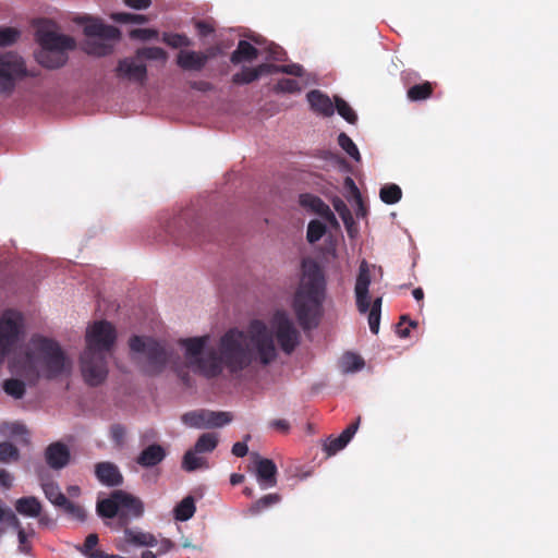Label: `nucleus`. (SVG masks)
I'll return each mask as SVG.
<instances>
[{"mask_svg":"<svg viewBox=\"0 0 558 558\" xmlns=\"http://www.w3.org/2000/svg\"><path fill=\"white\" fill-rule=\"evenodd\" d=\"M96 477L106 486L114 487L123 483L119 468L112 462H99L95 466Z\"/></svg>","mask_w":558,"mask_h":558,"instance_id":"19","label":"nucleus"},{"mask_svg":"<svg viewBox=\"0 0 558 558\" xmlns=\"http://www.w3.org/2000/svg\"><path fill=\"white\" fill-rule=\"evenodd\" d=\"M125 434H126L125 427L123 425H121V424H113L110 427L111 439L114 441V444L117 446L123 445L124 438H125Z\"/></svg>","mask_w":558,"mask_h":558,"instance_id":"54","label":"nucleus"},{"mask_svg":"<svg viewBox=\"0 0 558 558\" xmlns=\"http://www.w3.org/2000/svg\"><path fill=\"white\" fill-rule=\"evenodd\" d=\"M258 57V50L248 41L240 40L236 49L231 53L230 61L233 64L252 62Z\"/></svg>","mask_w":558,"mask_h":558,"instance_id":"24","label":"nucleus"},{"mask_svg":"<svg viewBox=\"0 0 558 558\" xmlns=\"http://www.w3.org/2000/svg\"><path fill=\"white\" fill-rule=\"evenodd\" d=\"M157 36V31L150 28H136L131 32V37L148 40Z\"/></svg>","mask_w":558,"mask_h":558,"instance_id":"56","label":"nucleus"},{"mask_svg":"<svg viewBox=\"0 0 558 558\" xmlns=\"http://www.w3.org/2000/svg\"><path fill=\"white\" fill-rule=\"evenodd\" d=\"M416 325L415 322L408 319V316H401L400 323L397 326L398 336L400 338H408L410 336V329Z\"/></svg>","mask_w":558,"mask_h":558,"instance_id":"53","label":"nucleus"},{"mask_svg":"<svg viewBox=\"0 0 558 558\" xmlns=\"http://www.w3.org/2000/svg\"><path fill=\"white\" fill-rule=\"evenodd\" d=\"M110 351H82L81 373L84 381L92 387L101 385L108 376V354Z\"/></svg>","mask_w":558,"mask_h":558,"instance_id":"8","label":"nucleus"},{"mask_svg":"<svg viewBox=\"0 0 558 558\" xmlns=\"http://www.w3.org/2000/svg\"><path fill=\"white\" fill-rule=\"evenodd\" d=\"M256 476L262 488H270L277 484V465L267 458H256Z\"/></svg>","mask_w":558,"mask_h":558,"instance_id":"17","label":"nucleus"},{"mask_svg":"<svg viewBox=\"0 0 558 558\" xmlns=\"http://www.w3.org/2000/svg\"><path fill=\"white\" fill-rule=\"evenodd\" d=\"M16 511L25 517L37 518L41 512V504L34 497H22L15 502Z\"/></svg>","mask_w":558,"mask_h":558,"instance_id":"27","label":"nucleus"},{"mask_svg":"<svg viewBox=\"0 0 558 558\" xmlns=\"http://www.w3.org/2000/svg\"><path fill=\"white\" fill-rule=\"evenodd\" d=\"M119 506H120V497H116V490L111 493V495L102 500L97 502V512L100 517L112 519H119Z\"/></svg>","mask_w":558,"mask_h":558,"instance_id":"26","label":"nucleus"},{"mask_svg":"<svg viewBox=\"0 0 558 558\" xmlns=\"http://www.w3.org/2000/svg\"><path fill=\"white\" fill-rule=\"evenodd\" d=\"M338 144L355 161L361 160V155L356 145L345 133L339 134Z\"/></svg>","mask_w":558,"mask_h":558,"instance_id":"42","label":"nucleus"},{"mask_svg":"<svg viewBox=\"0 0 558 558\" xmlns=\"http://www.w3.org/2000/svg\"><path fill=\"white\" fill-rule=\"evenodd\" d=\"M279 71L293 76H302L304 73L303 66L298 63L279 65Z\"/></svg>","mask_w":558,"mask_h":558,"instance_id":"57","label":"nucleus"},{"mask_svg":"<svg viewBox=\"0 0 558 558\" xmlns=\"http://www.w3.org/2000/svg\"><path fill=\"white\" fill-rule=\"evenodd\" d=\"M300 204L305 208H310L328 222L337 223L333 213L320 197L313 194H302L300 195Z\"/></svg>","mask_w":558,"mask_h":558,"instance_id":"20","label":"nucleus"},{"mask_svg":"<svg viewBox=\"0 0 558 558\" xmlns=\"http://www.w3.org/2000/svg\"><path fill=\"white\" fill-rule=\"evenodd\" d=\"M326 299V278L318 263L312 258L302 262V275L293 298V310L300 326L313 329L319 325Z\"/></svg>","mask_w":558,"mask_h":558,"instance_id":"2","label":"nucleus"},{"mask_svg":"<svg viewBox=\"0 0 558 558\" xmlns=\"http://www.w3.org/2000/svg\"><path fill=\"white\" fill-rule=\"evenodd\" d=\"M364 366V359L352 351H347L338 361V367L343 374L359 372Z\"/></svg>","mask_w":558,"mask_h":558,"instance_id":"25","label":"nucleus"},{"mask_svg":"<svg viewBox=\"0 0 558 558\" xmlns=\"http://www.w3.org/2000/svg\"><path fill=\"white\" fill-rule=\"evenodd\" d=\"M335 107L337 108L338 113L349 123L355 124L357 121V116L351 106L340 97L335 98Z\"/></svg>","mask_w":558,"mask_h":558,"instance_id":"39","label":"nucleus"},{"mask_svg":"<svg viewBox=\"0 0 558 558\" xmlns=\"http://www.w3.org/2000/svg\"><path fill=\"white\" fill-rule=\"evenodd\" d=\"M123 2L134 10H145L151 4V0H123Z\"/></svg>","mask_w":558,"mask_h":558,"instance_id":"60","label":"nucleus"},{"mask_svg":"<svg viewBox=\"0 0 558 558\" xmlns=\"http://www.w3.org/2000/svg\"><path fill=\"white\" fill-rule=\"evenodd\" d=\"M210 340L209 335H204L201 337H191V338H182L179 340V345L181 349H206Z\"/></svg>","mask_w":558,"mask_h":558,"instance_id":"40","label":"nucleus"},{"mask_svg":"<svg viewBox=\"0 0 558 558\" xmlns=\"http://www.w3.org/2000/svg\"><path fill=\"white\" fill-rule=\"evenodd\" d=\"M258 80L256 68H243L242 71L233 74L232 83L235 85H245Z\"/></svg>","mask_w":558,"mask_h":558,"instance_id":"41","label":"nucleus"},{"mask_svg":"<svg viewBox=\"0 0 558 558\" xmlns=\"http://www.w3.org/2000/svg\"><path fill=\"white\" fill-rule=\"evenodd\" d=\"M207 415L209 428L221 427L232 421V416L229 412H214L207 410Z\"/></svg>","mask_w":558,"mask_h":558,"instance_id":"48","label":"nucleus"},{"mask_svg":"<svg viewBox=\"0 0 558 558\" xmlns=\"http://www.w3.org/2000/svg\"><path fill=\"white\" fill-rule=\"evenodd\" d=\"M372 276L369 265L366 260H362L359 266V272L354 286L355 304L361 314H368V325L373 333H377L380 323L381 296L376 298L373 302L369 298V286Z\"/></svg>","mask_w":558,"mask_h":558,"instance_id":"6","label":"nucleus"},{"mask_svg":"<svg viewBox=\"0 0 558 558\" xmlns=\"http://www.w3.org/2000/svg\"><path fill=\"white\" fill-rule=\"evenodd\" d=\"M135 53L137 59L142 62H144V60H156L166 63L168 60L167 51L160 47H142L138 48Z\"/></svg>","mask_w":558,"mask_h":558,"instance_id":"31","label":"nucleus"},{"mask_svg":"<svg viewBox=\"0 0 558 558\" xmlns=\"http://www.w3.org/2000/svg\"><path fill=\"white\" fill-rule=\"evenodd\" d=\"M219 349H276L272 341V333L267 325L253 319L247 330L239 328L229 329L220 339Z\"/></svg>","mask_w":558,"mask_h":558,"instance_id":"5","label":"nucleus"},{"mask_svg":"<svg viewBox=\"0 0 558 558\" xmlns=\"http://www.w3.org/2000/svg\"><path fill=\"white\" fill-rule=\"evenodd\" d=\"M114 72L116 76L120 80H126L141 85H144L147 81V66L137 59L136 53L132 57L120 59Z\"/></svg>","mask_w":558,"mask_h":558,"instance_id":"12","label":"nucleus"},{"mask_svg":"<svg viewBox=\"0 0 558 558\" xmlns=\"http://www.w3.org/2000/svg\"><path fill=\"white\" fill-rule=\"evenodd\" d=\"M333 207L336 211L339 214V216L342 218L343 222L345 225H349V222H352V215L345 203L337 198L333 201Z\"/></svg>","mask_w":558,"mask_h":558,"instance_id":"52","label":"nucleus"},{"mask_svg":"<svg viewBox=\"0 0 558 558\" xmlns=\"http://www.w3.org/2000/svg\"><path fill=\"white\" fill-rule=\"evenodd\" d=\"M26 68L23 59L12 52L0 57V82L1 92L10 93L14 88V80L23 76Z\"/></svg>","mask_w":558,"mask_h":558,"instance_id":"11","label":"nucleus"},{"mask_svg":"<svg viewBox=\"0 0 558 558\" xmlns=\"http://www.w3.org/2000/svg\"><path fill=\"white\" fill-rule=\"evenodd\" d=\"M205 228L198 221H193L189 225V232L191 234L190 242L193 244H201V234L204 232Z\"/></svg>","mask_w":558,"mask_h":558,"instance_id":"55","label":"nucleus"},{"mask_svg":"<svg viewBox=\"0 0 558 558\" xmlns=\"http://www.w3.org/2000/svg\"><path fill=\"white\" fill-rule=\"evenodd\" d=\"M198 452L195 449H190L184 453L182 468L187 472H193L198 469L208 468L206 459L197 457Z\"/></svg>","mask_w":558,"mask_h":558,"instance_id":"33","label":"nucleus"},{"mask_svg":"<svg viewBox=\"0 0 558 558\" xmlns=\"http://www.w3.org/2000/svg\"><path fill=\"white\" fill-rule=\"evenodd\" d=\"M116 340L117 330L107 320L95 322L86 329V349H112Z\"/></svg>","mask_w":558,"mask_h":558,"instance_id":"10","label":"nucleus"},{"mask_svg":"<svg viewBox=\"0 0 558 558\" xmlns=\"http://www.w3.org/2000/svg\"><path fill=\"white\" fill-rule=\"evenodd\" d=\"M84 34L88 37L82 49L89 56L106 57L113 52L114 44L120 40L121 32L113 25L104 24L92 20L84 27Z\"/></svg>","mask_w":558,"mask_h":558,"instance_id":"7","label":"nucleus"},{"mask_svg":"<svg viewBox=\"0 0 558 558\" xmlns=\"http://www.w3.org/2000/svg\"><path fill=\"white\" fill-rule=\"evenodd\" d=\"M41 488L46 498L58 508H60L68 499L66 496L61 492L59 485L52 481L43 482Z\"/></svg>","mask_w":558,"mask_h":558,"instance_id":"28","label":"nucleus"},{"mask_svg":"<svg viewBox=\"0 0 558 558\" xmlns=\"http://www.w3.org/2000/svg\"><path fill=\"white\" fill-rule=\"evenodd\" d=\"M307 101L313 111L324 117H330L335 112V106L330 98L318 89L307 93Z\"/></svg>","mask_w":558,"mask_h":558,"instance_id":"22","label":"nucleus"},{"mask_svg":"<svg viewBox=\"0 0 558 558\" xmlns=\"http://www.w3.org/2000/svg\"><path fill=\"white\" fill-rule=\"evenodd\" d=\"M272 325L280 349H294L298 344L299 331L288 315L282 311L276 312L272 318Z\"/></svg>","mask_w":558,"mask_h":558,"instance_id":"13","label":"nucleus"},{"mask_svg":"<svg viewBox=\"0 0 558 558\" xmlns=\"http://www.w3.org/2000/svg\"><path fill=\"white\" fill-rule=\"evenodd\" d=\"M255 68L258 73V78L264 74L280 73L279 65L277 64L262 63Z\"/></svg>","mask_w":558,"mask_h":558,"instance_id":"59","label":"nucleus"},{"mask_svg":"<svg viewBox=\"0 0 558 558\" xmlns=\"http://www.w3.org/2000/svg\"><path fill=\"white\" fill-rule=\"evenodd\" d=\"M326 233V226L319 220H312L307 226L306 239L310 243H316Z\"/></svg>","mask_w":558,"mask_h":558,"instance_id":"43","label":"nucleus"},{"mask_svg":"<svg viewBox=\"0 0 558 558\" xmlns=\"http://www.w3.org/2000/svg\"><path fill=\"white\" fill-rule=\"evenodd\" d=\"M162 41L171 48L190 47L192 45L186 35L178 33H163Z\"/></svg>","mask_w":558,"mask_h":558,"instance_id":"38","label":"nucleus"},{"mask_svg":"<svg viewBox=\"0 0 558 558\" xmlns=\"http://www.w3.org/2000/svg\"><path fill=\"white\" fill-rule=\"evenodd\" d=\"M124 542L138 547H155L158 545L156 536L148 532L123 527Z\"/></svg>","mask_w":558,"mask_h":558,"instance_id":"23","label":"nucleus"},{"mask_svg":"<svg viewBox=\"0 0 558 558\" xmlns=\"http://www.w3.org/2000/svg\"><path fill=\"white\" fill-rule=\"evenodd\" d=\"M196 507L192 496L183 498L174 508V518L178 521H187L195 513Z\"/></svg>","mask_w":558,"mask_h":558,"instance_id":"30","label":"nucleus"},{"mask_svg":"<svg viewBox=\"0 0 558 558\" xmlns=\"http://www.w3.org/2000/svg\"><path fill=\"white\" fill-rule=\"evenodd\" d=\"M209 54L194 50H181L175 58V63L183 71H202L209 60Z\"/></svg>","mask_w":558,"mask_h":558,"instance_id":"15","label":"nucleus"},{"mask_svg":"<svg viewBox=\"0 0 558 558\" xmlns=\"http://www.w3.org/2000/svg\"><path fill=\"white\" fill-rule=\"evenodd\" d=\"M8 432L12 436H23L27 435V429L23 424L20 423H11L8 425Z\"/></svg>","mask_w":558,"mask_h":558,"instance_id":"63","label":"nucleus"},{"mask_svg":"<svg viewBox=\"0 0 558 558\" xmlns=\"http://www.w3.org/2000/svg\"><path fill=\"white\" fill-rule=\"evenodd\" d=\"M24 333V318L15 310H5L0 317V349L15 345Z\"/></svg>","mask_w":558,"mask_h":558,"instance_id":"9","label":"nucleus"},{"mask_svg":"<svg viewBox=\"0 0 558 558\" xmlns=\"http://www.w3.org/2000/svg\"><path fill=\"white\" fill-rule=\"evenodd\" d=\"M70 450L66 445L57 441L50 444L45 450V460L53 470H61L70 462Z\"/></svg>","mask_w":558,"mask_h":558,"instance_id":"16","label":"nucleus"},{"mask_svg":"<svg viewBox=\"0 0 558 558\" xmlns=\"http://www.w3.org/2000/svg\"><path fill=\"white\" fill-rule=\"evenodd\" d=\"M381 202L388 205L398 203L402 197V190L395 183L384 185L379 191Z\"/></svg>","mask_w":558,"mask_h":558,"instance_id":"35","label":"nucleus"},{"mask_svg":"<svg viewBox=\"0 0 558 558\" xmlns=\"http://www.w3.org/2000/svg\"><path fill=\"white\" fill-rule=\"evenodd\" d=\"M280 499H281V497L278 494L265 495L262 498H259L258 500H256L251 506L250 510L252 513H258V512L267 509L268 507L278 504L280 501Z\"/></svg>","mask_w":558,"mask_h":558,"instance_id":"44","label":"nucleus"},{"mask_svg":"<svg viewBox=\"0 0 558 558\" xmlns=\"http://www.w3.org/2000/svg\"><path fill=\"white\" fill-rule=\"evenodd\" d=\"M20 458L19 449L9 441L0 442V462L8 463L17 461Z\"/></svg>","mask_w":558,"mask_h":558,"instance_id":"45","label":"nucleus"},{"mask_svg":"<svg viewBox=\"0 0 558 558\" xmlns=\"http://www.w3.org/2000/svg\"><path fill=\"white\" fill-rule=\"evenodd\" d=\"M360 425V417L350 424L338 437H329L324 444V450L328 457L336 454L342 450L352 439Z\"/></svg>","mask_w":558,"mask_h":558,"instance_id":"18","label":"nucleus"},{"mask_svg":"<svg viewBox=\"0 0 558 558\" xmlns=\"http://www.w3.org/2000/svg\"><path fill=\"white\" fill-rule=\"evenodd\" d=\"M129 349H165L158 341L150 337L133 336L129 341Z\"/></svg>","mask_w":558,"mask_h":558,"instance_id":"37","label":"nucleus"},{"mask_svg":"<svg viewBox=\"0 0 558 558\" xmlns=\"http://www.w3.org/2000/svg\"><path fill=\"white\" fill-rule=\"evenodd\" d=\"M166 456L167 451L161 445L153 444L142 450L136 462L143 468H153L161 463Z\"/></svg>","mask_w":558,"mask_h":558,"instance_id":"21","label":"nucleus"},{"mask_svg":"<svg viewBox=\"0 0 558 558\" xmlns=\"http://www.w3.org/2000/svg\"><path fill=\"white\" fill-rule=\"evenodd\" d=\"M269 426L277 429V430H280L282 433H288L289 429H290V424L287 420H283V418H278V420H274L269 423Z\"/></svg>","mask_w":558,"mask_h":558,"instance_id":"64","label":"nucleus"},{"mask_svg":"<svg viewBox=\"0 0 558 558\" xmlns=\"http://www.w3.org/2000/svg\"><path fill=\"white\" fill-rule=\"evenodd\" d=\"M190 87L199 92H209L214 89V85L207 81H191Z\"/></svg>","mask_w":558,"mask_h":558,"instance_id":"61","label":"nucleus"},{"mask_svg":"<svg viewBox=\"0 0 558 558\" xmlns=\"http://www.w3.org/2000/svg\"><path fill=\"white\" fill-rule=\"evenodd\" d=\"M99 542L98 535L92 533L87 535L85 542L82 546L78 547V550L86 556L87 558H92V555L95 554L96 550H93Z\"/></svg>","mask_w":558,"mask_h":558,"instance_id":"51","label":"nucleus"},{"mask_svg":"<svg viewBox=\"0 0 558 558\" xmlns=\"http://www.w3.org/2000/svg\"><path fill=\"white\" fill-rule=\"evenodd\" d=\"M60 508L63 509L71 518L80 522H84L86 520L85 509L69 499H66Z\"/></svg>","mask_w":558,"mask_h":558,"instance_id":"46","label":"nucleus"},{"mask_svg":"<svg viewBox=\"0 0 558 558\" xmlns=\"http://www.w3.org/2000/svg\"><path fill=\"white\" fill-rule=\"evenodd\" d=\"M218 445V436L215 433H205L197 439L194 449L196 452H211Z\"/></svg>","mask_w":558,"mask_h":558,"instance_id":"36","label":"nucleus"},{"mask_svg":"<svg viewBox=\"0 0 558 558\" xmlns=\"http://www.w3.org/2000/svg\"><path fill=\"white\" fill-rule=\"evenodd\" d=\"M207 410L186 412L182 415V422L194 428H209Z\"/></svg>","mask_w":558,"mask_h":558,"instance_id":"29","label":"nucleus"},{"mask_svg":"<svg viewBox=\"0 0 558 558\" xmlns=\"http://www.w3.org/2000/svg\"><path fill=\"white\" fill-rule=\"evenodd\" d=\"M177 351H131V360L148 375L166 367L173 369L186 386H191L185 368L206 378H214L226 368L232 376L253 374L278 359V351H184L183 364L173 360Z\"/></svg>","mask_w":558,"mask_h":558,"instance_id":"1","label":"nucleus"},{"mask_svg":"<svg viewBox=\"0 0 558 558\" xmlns=\"http://www.w3.org/2000/svg\"><path fill=\"white\" fill-rule=\"evenodd\" d=\"M434 87L430 82H424L410 87L407 96L411 101H421L429 98L433 94Z\"/></svg>","mask_w":558,"mask_h":558,"instance_id":"32","label":"nucleus"},{"mask_svg":"<svg viewBox=\"0 0 558 558\" xmlns=\"http://www.w3.org/2000/svg\"><path fill=\"white\" fill-rule=\"evenodd\" d=\"M2 388L8 396L14 399H22L26 392L25 383L17 378L5 379Z\"/></svg>","mask_w":558,"mask_h":558,"instance_id":"34","label":"nucleus"},{"mask_svg":"<svg viewBox=\"0 0 558 558\" xmlns=\"http://www.w3.org/2000/svg\"><path fill=\"white\" fill-rule=\"evenodd\" d=\"M36 40L40 50L36 53L39 64L47 69H59L68 61V51L75 48L72 37L58 34L40 26L36 32Z\"/></svg>","mask_w":558,"mask_h":558,"instance_id":"4","label":"nucleus"},{"mask_svg":"<svg viewBox=\"0 0 558 558\" xmlns=\"http://www.w3.org/2000/svg\"><path fill=\"white\" fill-rule=\"evenodd\" d=\"M275 93H288V94H294L299 93L301 90V86L298 81L293 78H281L278 81V83L274 86Z\"/></svg>","mask_w":558,"mask_h":558,"instance_id":"47","label":"nucleus"},{"mask_svg":"<svg viewBox=\"0 0 558 558\" xmlns=\"http://www.w3.org/2000/svg\"><path fill=\"white\" fill-rule=\"evenodd\" d=\"M116 497H120V506H119V526L125 527L129 526L132 520L138 519L144 513V504L143 501L124 492V490H116Z\"/></svg>","mask_w":558,"mask_h":558,"instance_id":"14","label":"nucleus"},{"mask_svg":"<svg viewBox=\"0 0 558 558\" xmlns=\"http://www.w3.org/2000/svg\"><path fill=\"white\" fill-rule=\"evenodd\" d=\"M113 19L120 23H132V24H145L148 21L145 15L126 13V12L116 13L113 15Z\"/></svg>","mask_w":558,"mask_h":558,"instance_id":"50","label":"nucleus"},{"mask_svg":"<svg viewBox=\"0 0 558 558\" xmlns=\"http://www.w3.org/2000/svg\"><path fill=\"white\" fill-rule=\"evenodd\" d=\"M33 341H34V344H35L34 349H43V350H46V349H61L56 341H53L51 339H48V338H43V337L34 338Z\"/></svg>","mask_w":558,"mask_h":558,"instance_id":"58","label":"nucleus"},{"mask_svg":"<svg viewBox=\"0 0 558 558\" xmlns=\"http://www.w3.org/2000/svg\"><path fill=\"white\" fill-rule=\"evenodd\" d=\"M20 31L14 27L0 28V47L12 46L20 38Z\"/></svg>","mask_w":558,"mask_h":558,"instance_id":"49","label":"nucleus"},{"mask_svg":"<svg viewBox=\"0 0 558 558\" xmlns=\"http://www.w3.org/2000/svg\"><path fill=\"white\" fill-rule=\"evenodd\" d=\"M65 351H0V365L9 359L12 374L35 384L40 377L56 378L71 369Z\"/></svg>","mask_w":558,"mask_h":558,"instance_id":"3","label":"nucleus"},{"mask_svg":"<svg viewBox=\"0 0 558 558\" xmlns=\"http://www.w3.org/2000/svg\"><path fill=\"white\" fill-rule=\"evenodd\" d=\"M286 52L277 45H270L268 48V56L275 61H282Z\"/></svg>","mask_w":558,"mask_h":558,"instance_id":"62","label":"nucleus"}]
</instances>
